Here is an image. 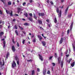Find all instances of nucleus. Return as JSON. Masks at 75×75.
Masks as SVG:
<instances>
[{
  "instance_id": "9b49d317",
  "label": "nucleus",
  "mask_w": 75,
  "mask_h": 75,
  "mask_svg": "<svg viewBox=\"0 0 75 75\" xmlns=\"http://www.w3.org/2000/svg\"><path fill=\"white\" fill-rule=\"evenodd\" d=\"M1 1L4 4H6V1L5 0H1Z\"/></svg>"
},
{
  "instance_id": "4be33fe9",
  "label": "nucleus",
  "mask_w": 75,
  "mask_h": 75,
  "mask_svg": "<svg viewBox=\"0 0 75 75\" xmlns=\"http://www.w3.org/2000/svg\"><path fill=\"white\" fill-rule=\"evenodd\" d=\"M54 21L55 23H57V18H55L54 19Z\"/></svg>"
},
{
  "instance_id": "4d7b16f0",
  "label": "nucleus",
  "mask_w": 75,
  "mask_h": 75,
  "mask_svg": "<svg viewBox=\"0 0 75 75\" xmlns=\"http://www.w3.org/2000/svg\"><path fill=\"white\" fill-rule=\"evenodd\" d=\"M29 1L30 3H32L33 2V0H29Z\"/></svg>"
},
{
  "instance_id": "c03bdc74",
  "label": "nucleus",
  "mask_w": 75,
  "mask_h": 75,
  "mask_svg": "<svg viewBox=\"0 0 75 75\" xmlns=\"http://www.w3.org/2000/svg\"><path fill=\"white\" fill-rule=\"evenodd\" d=\"M25 4H26V3L25 2H24L23 3V6H24Z\"/></svg>"
},
{
  "instance_id": "ddd939ff",
  "label": "nucleus",
  "mask_w": 75,
  "mask_h": 75,
  "mask_svg": "<svg viewBox=\"0 0 75 75\" xmlns=\"http://www.w3.org/2000/svg\"><path fill=\"white\" fill-rule=\"evenodd\" d=\"M9 6H11V2L10 1H8L7 2Z\"/></svg>"
},
{
  "instance_id": "1a4fd4ad",
  "label": "nucleus",
  "mask_w": 75,
  "mask_h": 75,
  "mask_svg": "<svg viewBox=\"0 0 75 75\" xmlns=\"http://www.w3.org/2000/svg\"><path fill=\"white\" fill-rule=\"evenodd\" d=\"M12 49L13 52H15V51H16V49H15V47L14 46H12Z\"/></svg>"
},
{
  "instance_id": "58836bf2",
  "label": "nucleus",
  "mask_w": 75,
  "mask_h": 75,
  "mask_svg": "<svg viewBox=\"0 0 75 75\" xmlns=\"http://www.w3.org/2000/svg\"><path fill=\"white\" fill-rule=\"evenodd\" d=\"M47 74H50V70H48L47 72Z\"/></svg>"
},
{
  "instance_id": "2eb2a0df",
  "label": "nucleus",
  "mask_w": 75,
  "mask_h": 75,
  "mask_svg": "<svg viewBox=\"0 0 75 75\" xmlns=\"http://www.w3.org/2000/svg\"><path fill=\"white\" fill-rule=\"evenodd\" d=\"M6 12L7 14H10V12H11V11H7V10H6Z\"/></svg>"
},
{
  "instance_id": "13d9d810",
  "label": "nucleus",
  "mask_w": 75,
  "mask_h": 75,
  "mask_svg": "<svg viewBox=\"0 0 75 75\" xmlns=\"http://www.w3.org/2000/svg\"><path fill=\"white\" fill-rule=\"evenodd\" d=\"M0 65H2V62H0Z\"/></svg>"
},
{
  "instance_id": "f03ea898",
  "label": "nucleus",
  "mask_w": 75,
  "mask_h": 75,
  "mask_svg": "<svg viewBox=\"0 0 75 75\" xmlns=\"http://www.w3.org/2000/svg\"><path fill=\"white\" fill-rule=\"evenodd\" d=\"M16 66V63L14 61H13V63L12 64V68H14Z\"/></svg>"
},
{
  "instance_id": "680f3d73",
  "label": "nucleus",
  "mask_w": 75,
  "mask_h": 75,
  "mask_svg": "<svg viewBox=\"0 0 75 75\" xmlns=\"http://www.w3.org/2000/svg\"><path fill=\"white\" fill-rule=\"evenodd\" d=\"M61 0V2H62V3H63V2H64V1L65 0Z\"/></svg>"
},
{
  "instance_id": "393cba45",
  "label": "nucleus",
  "mask_w": 75,
  "mask_h": 75,
  "mask_svg": "<svg viewBox=\"0 0 75 75\" xmlns=\"http://www.w3.org/2000/svg\"><path fill=\"white\" fill-rule=\"evenodd\" d=\"M4 34V33L3 32H1L0 33V37H1L2 35Z\"/></svg>"
},
{
  "instance_id": "f8f14e48",
  "label": "nucleus",
  "mask_w": 75,
  "mask_h": 75,
  "mask_svg": "<svg viewBox=\"0 0 75 75\" xmlns=\"http://www.w3.org/2000/svg\"><path fill=\"white\" fill-rule=\"evenodd\" d=\"M68 8H69V6H68L66 9V10L65 12V14H67V11H68Z\"/></svg>"
},
{
  "instance_id": "dca6fc26",
  "label": "nucleus",
  "mask_w": 75,
  "mask_h": 75,
  "mask_svg": "<svg viewBox=\"0 0 75 75\" xmlns=\"http://www.w3.org/2000/svg\"><path fill=\"white\" fill-rule=\"evenodd\" d=\"M74 65H75V62H74L71 64V66L72 67H74Z\"/></svg>"
},
{
  "instance_id": "c85d7f7f",
  "label": "nucleus",
  "mask_w": 75,
  "mask_h": 75,
  "mask_svg": "<svg viewBox=\"0 0 75 75\" xmlns=\"http://www.w3.org/2000/svg\"><path fill=\"white\" fill-rule=\"evenodd\" d=\"M28 19H29L30 21H32V20H33V19L31 18H28Z\"/></svg>"
},
{
  "instance_id": "69168bd1",
  "label": "nucleus",
  "mask_w": 75,
  "mask_h": 75,
  "mask_svg": "<svg viewBox=\"0 0 75 75\" xmlns=\"http://www.w3.org/2000/svg\"><path fill=\"white\" fill-rule=\"evenodd\" d=\"M46 21H47V22L48 23H49V20H46Z\"/></svg>"
},
{
  "instance_id": "72a5a7b5",
  "label": "nucleus",
  "mask_w": 75,
  "mask_h": 75,
  "mask_svg": "<svg viewBox=\"0 0 75 75\" xmlns=\"http://www.w3.org/2000/svg\"><path fill=\"white\" fill-rule=\"evenodd\" d=\"M29 15L30 16V17H32L33 16V14H32V13H29Z\"/></svg>"
},
{
  "instance_id": "603ef678",
  "label": "nucleus",
  "mask_w": 75,
  "mask_h": 75,
  "mask_svg": "<svg viewBox=\"0 0 75 75\" xmlns=\"http://www.w3.org/2000/svg\"><path fill=\"white\" fill-rule=\"evenodd\" d=\"M67 53H68V50H67V51L65 52V54L67 55Z\"/></svg>"
},
{
  "instance_id": "37998d69",
  "label": "nucleus",
  "mask_w": 75,
  "mask_h": 75,
  "mask_svg": "<svg viewBox=\"0 0 75 75\" xmlns=\"http://www.w3.org/2000/svg\"><path fill=\"white\" fill-rule=\"evenodd\" d=\"M52 56H51L49 58V59H50V60H51V59H52Z\"/></svg>"
},
{
  "instance_id": "a878e982",
  "label": "nucleus",
  "mask_w": 75,
  "mask_h": 75,
  "mask_svg": "<svg viewBox=\"0 0 75 75\" xmlns=\"http://www.w3.org/2000/svg\"><path fill=\"white\" fill-rule=\"evenodd\" d=\"M11 16H13V11H11V12H10V13H9Z\"/></svg>"
},
{
  "instance_id": "e2e57ef3",
  "label": "nucleus",
  "mask_w": 75,
  "mask_h": 75,
  "mask_svg": "<svg viewBox=\"0 0 75 75\" xmlns=\"http://www.w3.org/2000/svg\"><path fill=\"white\" fill-rule=\"evenodd\" d=\"M64 6H62V7L60 6L59 7V8H63Z\"/></svg>"
},
{
  "instance_id": "423d86ee",
  "label": "nucleus",
  "mask_w": 75,
  "mask_h": 75,
  "mask_svg": "<svg viewBox=\"0 0 75 75\" xmlns=\"http://www.w3.org/2000/svg\"><path fill=\"white\" fill-rule=\"evenodd\" d=\"M73 22H72L70 25V31H71L72 30V27H73Z\"/></svg>"
},
{
  "instance_id": "7c9ffc66",
  "label": "nucleus",
  "mask_w": 75,
  "mask_h": 75,
  "mask_svg": "<svg viewBox=\"0 0 75 75\" xmlns=\"http://www.w3.org/2000/svg\"><path fill=\"white\" fill-rule=\"evenodd\" d=\"M18 27L19 28H20L21 30H23V27H21V26H20V25H18Z\"/></svg>"
},
{
  "instance_id": "e433bc0d",
  "label": "nucleus",
  "mask_w": 75,
  "mask_h": 75,
  "mask_svg": "<svg viewBox=\"0 0 75 75\" xmlns=\"http://www.w3.org/2000/svg\"><path fill=\"white\" fill-rule=\"evenodd\" d=\"M22 43L23 44H24V43H25V40H23L22 41Z\"/></svg>"
},
{
  "instance_id": "412c9836",
  "label": "nucleus",
  "mask_w": 75,
  "mask_h": 75,
  "mask_svg": "<svg viewBox=\"0 0 75 75\" xmlns=\"http://www.w3.org/2000/svg\"><path fill=\"white\" fill-rule=\"evenodd\" d=\"M38 21L40 24H42V21H41L40 20H38Z\"/></svg>"
},
{
  "instance_id": "6e6d98bb",
  "label": "nucleus",
  "mask_w": 75,
  "mask_h": 75,
  "mask_svg": "<svg viewBox=\"0 0 75 75\" xmlns=\"http://www.w3.org/2000/svg\"><path fill=\"white\" fill-rule=\"evenodd\" d=\"M37 71L38 72H40V69L38 68H37Z\"/></svg>"
},
{
  "instance_id": "6ab92c4d",
  "label": "nucleus",
  "mask_w": 75,
  "mask_h": 75,
  "mask_svg": "<svg viewBox=\"0 0 75 75\" xmlns=\"http://www.w3.org/2000/svg\"><path fill=\"white\" fill-rule=\"evenodd\" d=\"M3 47L5 48V47L6 46V41H4L3 42Z\"/></svg>"
},
{
  "instance_id": "c756f323",
  "label": "nucleus",
  "mask_w": 75,
  "mask_h": 75,
  "mask_svg": "<svg viewBox=\"0 0 75 75\" xmlns=\"http://www.w3.org/2000/svg\"><path fill=\"white\" fill-rule=\"evenodd\" d=\"M10 55V53L9 52H8L6 55L7 58H8V55Z\"/></svg>"
},
{
  "instance_id": "2f4dec72",
  "label": "nucleus",
  "mask_w": 75,
  "mask_h": 75,
  "mask_svg": "<svg viewBox=\"0 0 75 75\" xmlns=\"http://www.w3.org/2000/svg\"><path fill=\"white\" fill-rule=\"evenodd\" d=\"M34 18L36 20H37V16H35V14H34Z\"/></svg>"
},
{
  "instance_id": "f257e3e1",
  "label": "nucleus",
  "mask_w": 75,
  "mask_h": 75,
  "mask_svg": "<svg viewBox=\"0 0 75 75\" xmlns=\"http://www.w3.org/2000/svg\"><path fill=\"white\" fill-rule=\"evenodd\" d=\"M56 11L57 13H59L58 14L59 18L61 17V10H60L59 12V8L58 7H57L56 8Z\"/></svg>"
},
{
  "instance_id": "a19ab883",
  "label": "nucleus",
  "mask_w": 75,
  "mask_h": 75,
  "mask_svg": "<svg viewBox=\"0 0 75 75\" xmlns=\"http://www.w3.org/2000/svg\"><path fill=\"white\" fill-rule=\"evenodd\" d=\"M34 72H35L34 70H33L32 71V75H34Z\"/></svg>"
},
{
  "instance_id": "5fc2aeb1",
  "label": "nucleus",
  "mask_w": 75,
  "mask_h": 75,
  "mask_svg": "<svg viewBox=\"0 0 75 75\" xmlns=\"http://www.w3.org/2000/svg\"><path fill=\"white\" fill-rule=\"evenodd\" d=\"M69 30L67 31V34H69Z\"/></svg>"
},
{
  "instance_id": "a211bd4d",
  "label": "nucleus",
  "mask_w": 75,
  "mask_h": 75,
  "mask_svg": "<svg viewBox=\"0 0 75 75\" xmlns=\"http://www.w3.org/2000/svg\"><path fill=\"white\" fill-rule=\"evenodd\" d=\"M62 41H63V38H62L60 41V44H62Z\"/></svg>"
},
{
  "instance_id": "bf43d9fd",
  "label": "nucleus",
  "mask_w": 75,
  "mask_h": 75,
  "mask_svg": "<svg viewBox=\"0 0 75 75\" xmlns=\"http://www.w3.org/2000/svg\"><path fill=\"white\" fill-rule=\"evenodd\" d=\"M34 35L33 34L32 35L31 37V38H33V37H34Z\"/></svg>"
},
{
  "instance_id": "de8ad7c7",
  "label": "nucleus",
  "mask_w": 75,
  "mask_h": 75,
  "mask_svg": "<svg viewBox=\"0 0 75 75\" xmlns=\"http://www.w3.org/2000/svg\"><path fill=\"white\" fill-rule=\"evenodd\" d=\"M0 14H2L3 13H2V11H1V10L0 9Z\"/></svg>"
},
{
  "instance_id": "0eeeda50",
  "label": "nucleus",
  "mask_w": 75,
  "mask_h": 75,
  "mask_svg": "<svg viewBox=\"0 0 75 75\" xmlns=\"http://www.w3.org/2000/svg\"><path fill=\"white\" fill-rule=\"evenodd\" d=\"M38 37L39 38L40 41H41V40H42V37H41L40 35H38Z\"/></svg>"
},
{
  "instance_id": "0e129e2a",
  "label": "nucleus",
  "mask_w": 75,
  "mask_h": 75,
  "mask_svg": "<svg viewBox=\"0 0 75 75\" xmlns=\"http://www.w3.org/2000/svg\"><path fill=\"white\" fill-rule=\"evenodd\" d=\"M2 27H3V26L2 25H0V28H1Z\"/></svg>"
},
{
  "instance_id": "4468645a",
  "label": "nucleus",
  "mask_w": 75,
  "mask_h": 75,
  "mask_svg": "<svg viewBox=\"0 0 75 75\" xmlns=\"http://www.w3.org/2000/svg\"><path fill=\"white\" fill-rule=\"evenodd\" d=\"M15 59L16 61H17V64L18 65H19V62L18 61V58H16Z\"/></svg>"
},
{
  "instance_id": "8fccbe9b",
  "label": "nucleus",
  "mask_w": 75,
  "mask_h": 75,
  "mask_svg": "<svg viewBox=\"0 0 75 75\" xmlns=\"http://www.w3.org/2000/svg\"><path fill=\"white\" fill-rule=\"evenodd\" d=\"M17 45L18 47L20 46V45H19V43H18V42H17Z\"/></svg>"
},
{
  "instance_id": "b1692460",
  "label": "nucleus",
  "mask_w": 75,
  "mask_h": 75,
  "mask_svg": "<svg viewBox=\"0 0 75 75\" xmlns=\"http://www.w3.org/2000/svg\"><path fill=\"white\" fill-rule=\"evenodd\" d=\"M63 62L62 61L61 62V65L62 68L63 67Z\"/></svg>"
},
{
  "instance_id": "ea45409f",
  "label": "nucleus",
  "mask_w": 75,
  "mask_h": 75,
  "mask_svg": "<svg viewBox=\"0 0 75 75\" xmlns=\"http://www.w3.org/2000/svg\"><path fill=\"white\" fill-rule=\"evenodd\" d=\"M48 26L49 27H50L51 26V23H49V24L48 25Z\"/></svg>"
},
{
  "instance_id": "a18cd8bd",
  "label": "nucleus",
  "mask_w": 75,
  "mask_h": 75,
  "mask_svg": "<svg viewBox=\"0 0 75 75\" xmlns=\"http://www.w3.org/2000/svg\"><path fill=\"white\" fill-rule=\"evenodd\" d=\"M52 64L53 65V66H55V64L54 63H52Z\"/></svg>"
},
{
  "instance_id": "49530a36",
  "label": "nucleus",
  "mask_w": 75,
  "mask_h": 75,
  "mask_svg": "<svg viewBox=\"0 0 75 75\" xmlns=\"http://www.w3.org/2000/svg\"><path fill=\"white\" fill-rule=\"evenodd\" d=\"M3 66L4 65L5 63H4V60H3Z\"/></svg>"
},
{
  "instance_id": "bb28decb",
  "label": "nucleus",
  "mask_w": 75,
  "mask_h": 75,
  "mask_svg": "<svg viewBox=\"0 0 75 75\" xmlns=\"http://www.w3.org/2000/svg\"><path fill=\"white\" fill-rule=\"evenodd\" d=\"M60 59L61 58L60 57H59L58 58V62H59V63L61 61Z\"/></svg>"
},
{
  "instance_id": "5701e85b",
  "label": "nucleus",
  "mask_w": 75,
  "mask_h": 75,
  "mask_svg": "<svg viewBox=\"0 0 75 75\" xmlns=\"http://www.w3.org/2000/svg\"><path fill=\"white\" fill-rule=\"evenodd\" d=\"M72 59H69V60L67 61V62H69V64L71 62V60H72Z\"/></svg>"
},
{
  "instance_id": "79ce46f5",
  "label": "nucleus",
  "mask_w": 75,
  "mask_h": 75,
  "mask_svg": "<svg viewBox=\"0 0 75 75\" xmlns=\"http://www.w3.org/2000/svg\"><path fill=\"white\" fill-rule=\"evenodd\" d=\"M32 61H33V60H31V59L27 60L28 62H32Z\"/></svg>"
},
{
  "instance_id": "4c0bfd02",
  "label": "nucleus",
  "mask_w": 75,
  "mask_h": 75,
  "mask_svg": "<svg viewBox=\"0 0 75 75\" xmlns=\"http://www.w3.org/2000/svg\"><path fill=\"white\" fill-rule=\"evenodd\" d=\"M50 3L52 5H52H53V4H54V3H53V2H52V1H51L50 2Z\"/></svg>"
},
{
  "instance_id": "39448f33",
  "label": "nucleus",
  "mask_w": 75,
  "mask_h": 75,
  "mask_svg": "<svg viewBox=\"0 0 75 75\" xmlns=\"http://www.w3.org/2000/svg\"><path fill=\"white\" fill-rule=\"evenodd\" d=\"M73 51H75V42H74V44H72Z\"/></svg>"
},
{
  "instance_id": "cd10ccee",
  "label": "nucleus",
  "mask_w": 75,
  "mask_h": 75,
  "mask_svg": "<svg viewBox=\"0 0 75 75\" xmlns=\"http://www.w3.org/2000/svg\"><path fill=\"white\" fill-rule=\"evenodd\" d=\"M15 33L17 35H18V33L17 30H15Z\"/></svg>"
},
{
  "instance_id": "3c124183",
  "label": "nucleus",
  "mask_w": 75,
  "mask_h": 75,
  "mask_svg": "<svg viewBox=\"0 0 75 75\" xmlns=\"http://www.w3.org/2000/svg\"><path fill=\"white\" fill-rule=\"evenodd\" d=\"M55 57L56 58H57V53H55Z\"/></svg>"
},
{
  "instance_id": "774afa93",
  "label": "nucleus",
  "mask_w": 75,
  "mask_h": 75,
  "mask_svg": "<svg viewBox=\"0 0 75 75\" xmlns=\"http://www.w3.org/2000/svg\"><path fill=\"white\" fill-rule=\"evenodd\" d=\"M66 56H67V57H68L69 56V55L68 54V55H66Z\"/></svg>"
},
{
  "instance_id": "864d4df0",
  "label": "nucleus",
  "mask_w": 75,
  "mask_h": 75,
  "mask_svg": "<svg viewBox=\"0 0 75 75\" xmlns=\"http://www.w3.org/2000/svg\"><path fill=\"white\" fill-rule=\"evenodd\" d=\"M15 29H17V26L16 25H15Z\"/></svg>"
},
{
  "instance_id": "c9c22d12",
  "label": "nucleus",
  "mask_w": 75,
  "mask_h": 75,
  "mask_svg": "<svg viewBox=\"0 0 75 75\" xmlns=\"http://www.w3.org/2000/svg\"><path fill=\"white\" fill-rule=\"evenodd\" d=\"M35 40H36L35 38L34 39V40H33V42H35V41H36Z\"/></svg>"
},
{
  "instance_id": "f3484780",
  "label": "nucleus",
  "mask_w": 75,
  "mask_h": 75,
  "mask_svg": "<svg viewBox=\"0 0 75 75\" xmlns=\"http://www.w3.org/2000/svg\"><path fill=\"white\" fill-rule=\"evenodd\" d=\"M23 25H30V23H24Z\"/></svg>"
},
{
  "instance_id": "052dcab7",
  "label": "nucleus",
  "mask_w": 75,
  "mask_h": 75,
  "mask_svg": "<svg viewBox=\"0 0 75 75\" xmlns=\"http://www.w3.org/2000/svg\"><path fill=\"white\" fill-rule=\"evenodd\" d=\"M47 3H50V1L48 0H47Z\"/></svg>"
},
{
  "instance_id": "338daca9",
  "label": "nucleus",
  "mask_w": 75,
  "mask_h": 75,
  "mask_svg": "<svg viewBox=\"0 0 75 75\" xmlns=\"http://www.w3.org/2000/svg\"><path fill=\"white\" fill-rule=\"evenodd\" d=\"M23 34H26L25 32H23Z\"/></svg>"
},
{
  "instance_id": "aec40b11",
  "label": "nucleus",
  "mask_w": 75,
  "mask_h": 75,
  "mask_svg": "<svg viewBox=\"0 0 75 75\" xmlns=\"http://www.w3.org/2000/svg\"><path fill=\"white\" fill-rule=\"evenodd\" d=\"M42 45H43V46H45V42L44 41H42Z\"/></svg>"
},
{
  "instance_id": "09e8293b",
  "label": "nucleus",
  "mask_w": 75,
  "mask_h": 75,
  "mask_svg": "<svg viewBox=\"0 0 75 75\" xmlns=\"http://www.w3.org/2000/svg\"><path fill=\"white\" fill-rule=\"evenodd\" d=\"M12 42L13 44H15V42H14V40L13 39H12Z\"/></svg>"
},
{
  "instance_id": "f704fd0d",
  "label": "nucleus",
  "mask_w": 75,
  "mask_h": 75,
  "mask_svg": "<svg viewBox=\"0 0 75 75\" xmlns=\"http://www.w3.org/2000/svg\"><path fill=\"white\" fill-rule=\"evenodd\" d=\"M71 14H70L69 15H68V17H69V18H70L71 17Z\"/></svg>"
},
{
  "instance_id": "20e7f679",
  "label": "nucleus",
  "mask_w": 75,
  "mask_h": 75,
  "mask_svg": "<svg viewBox=\"0 0 75 75\" xmlns=\"http://www.w3.org/2000/svg\"><path fill=\"white\" fill-rule=\"evenodd\" d=\"M17 9H18V13H19L20 11H23V9L21 8H17Z\"/></svg>"
},
{
  "instance_id": "6e6552de",
  "label": "nucleus",
  "mask_w": 75,
  "mask_h": 75,
  "mask_svg": "<svg viewBox=\"0 0 75 75\" xmlns=\"http://www.w3.org/2000/svg\"><path fill=\"white\" fill-rule=\"evenodd\" d=\"M39 56L40 59L41 61H43V59L42 58V56L40 55V54H39Z\"/></svg>"
},
{
  "instance_id": "473e14b6",
  "label": "nucleus",
  "mask_w": 75,
  "mask_h": 75,
  "mask_svg": "<svg viewBox=\"0 0 75 75\" xmlns=\"http://www.w3.org/2000/svg\"><path fill=\"white\" fill-rule=\"evenodd\" d=\"M24 15L25 16V17H27V16H28V15L27 14V13H25L24 14Z\"/></svg>"
},
{
  "instance_id": "7ed1b4c3",
  "label": "nucleus",
  "mask_w": 75,
  "mask_h": 75,
  "mask_svg": "<svg viewBox=\"0 0 75 75\" xmlns=\"http://www.w3.org/2000/svg\"><path fill=\"white\" fill-rule=\"evenodd\" d=\"M43 74L44 75L46 74V69L45 68H44L43 70Z\"/></svg>"
},
{
  "instance_id": "9d476101",
  "label": "nucleus",
  "mask_w": 75,
  "mask_h": 75,
  "mask_svg": "<svg viewBox=\"0 0 75 75\" xmlns=\"http://www.w3.org/2000/svg\"><path fill=\"white\" fill-rule=\"evenodd\" d=\"M39 16H45V14H44V13H39Z\"/></svg>"
}]
</instances>
